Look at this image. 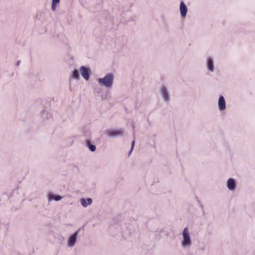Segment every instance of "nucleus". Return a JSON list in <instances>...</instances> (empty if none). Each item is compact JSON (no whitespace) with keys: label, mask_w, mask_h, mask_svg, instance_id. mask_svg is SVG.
<instances>
[{"label":"nucleus","mask_w":255,"mask_h":255,"mask_svg":"<svg viewBox=\"0 0 255 255\" xmlns=\"http://www.w3.org/2000/svg\"><path fill=\"white\" fill-rule=\"evenodd\" d=\"M114 76L112 73L106 74L103 78H99L98 79V83L101 86L106 88H111L114 83Z\"/></svg>","instance_id":"1"},{"label":"nucleus","mask_w":255,"mask_h":255,"mask_svg":"<svg viewBox=\"0 0 255 255\" xmlns=\"http://www.w3.org/2000/svg\"><path fill=\"white\" fill-rule=\"evenodd\" d=\"M182 237L183 239L181 242L182 247L184 248H189L191 246L192 241L187 227L185 228L183 231Z\"/></svg>","instance_id":"2"},{"label":"nucleus","mask_w":255,"mask_h":255,"mask_svg":"<svg viewBox=\"0 0 255 255\" xmlns=\"http://www.w3.org/2000/svg\"><path fill=\"white\" fill-rule=\"evenodd\" d=\"M80 230V228L78 230L69 236L67 239L68 247L70 248H73L75 246L77 241L78 236Z\"/></svg>","instance_id":"3"},{"label":"nucleus","mask_w":255,"mask_h":255,"mask_svg":"<svg viewBox=\"0 0 255 255\" xmlns=\"http://www.w3.org/2000/svg\"><path fill=\"white\" fill-rule=\"evenodd\" d=\"M159 93L164 102L168 103L170 101V93L167 87L162 85L159 89Z\"/></svg>","instance_id":"4"},{"label":"nucleus","mask_w":255,"mask_h":255,"mask_svg":"<svg viewBox=\"0 0 255 255\" xmlns=\"http://www.w3.org/2000/svg\"><path fill=\"white\" fill-rule=\"evenodd\" d=\"M124 131L123 129H107L106 133L111 137L122 136L124 134Z\"/></svg>","instance_id":"5"},{"label":"nucleus","mask_w":255,"mask_h":255,"mask_svg":"<svg viewBox=\"0 0 255 255\" xmlns=\"http://www.w3.org/2000/svg\"><path fill=\"white\" fill-rule=\"evenodd\" d=\"M80 71L82 76L86 80H88L90 77L91 70L84 66L80 67Z\"/></svg>","instance_id":"6"},{"label":"nucleus","mask_w":255,"mask_h":255,"mask_svg":"<svg viewBox=\"0 0 255 255\" xmlns=\"http://www.w3.org/2000/svg\"><path fill=\"white\" fill-rule=\"evenodd\" d=\"M227 187L231 191H234L237 188V182L233 178H230L227 181Z\"/></svg>","instance_id":"7"},{"label":"nucleus","mask_w":255,"mask_h":255,"mask_svg":"<svg viewBox=\"0 0 255 255\" xmlns=\"http://www.w3.org/2000/svg\"><path fill=\"white\" fill-rule=\"evenodd\" d=\"M206 67L207 70L210 72H213L215 70L214 60L211 57H208L206 60Z\"/></svg>","instance_id":"8"},{"label":"nucleus","mask_w":255,"mask_h":255,"mask_svg":"<svg viewBox=\"0 0 255 255\" xmlns=\"http://www.w3.org/2000/svg\"><path fill=\"white\" fill-rule=\"evenodd\" d=\"M218 105L220 111H222L226 108V103L224 97L223 95L220 96L218 101Z\"/></svg>","instance_id":"9"},{"label":"nucleus","mask_w":255,"mask_h":255,"mask_svg":"<svg viewBox=\"0 0 255 255\" xmlns=\"http://www.w3.org/2000/svg\"><path fill=\"white\" fill-rule=\"evenodd\" d=\"M187 7L183 1H181L179 5L180 15L182 17H185L187 13Z\"/></svg>","instance_id":"10"},{"label":"nucleus","mask_w":255,"mask_h":255,"mask_svg":"<svg viewBox=\"0 0 255 255\" xmlns=\"http://www.w3.org/2000/svg\"><path fill=\"white\" fill-rule=\"evenodd\" d=\"M47 198L49 201L54 200L55 201H59L62 199V197L59 195H56L52 192L48 193Z\"/></svg>","instance_id":"11"},{"label":"nucleus","mask_w":255,"mask_h":255,"mask_svg":"<svg viewBox=\"0 0 255 255\" xmlns=\"http://www.w3.org/2000/svg\"><path fill=\"white\" fill-rule=\"evenodd\" d=\"M80 202H81V204L82 206L83 207L86 208L88 206H89L91 204H92L93 200L91 198H82L80 199Z\"/></svg>","instance_id":"12"},{"label":"nucleus","mask_w":255,"mask_h":255,"mask_svg":"<svg viewBox=\"0 0 255 255\" xmlns=\"http://www.w3.org/2000/svg\"><path fill=\"white\" fill-rule=\"evenodd\" d=\"M86 146L88 148V149L92 152H94L96 149V147L95 145L92 144L91 142L90 138H88L85 139Z\"/></svg>","instance_id":"13"},{"label":"nucleus","mask_w":255,"mask_h":255,"mask_svg":"<svg viewBox=\"0 0 255 255\" xmlns=\"http://www.w3.org/2000/svg\"><path fill=\"white\" fill-rule=\"evenodd\" d=\"M82 135L85 137V139L91 138V132L89 128L85 127L81 131Z\"/></svg>","instance_id":"14"},{"label":"nucleus","mask_w":255,"mask_h":255,"mask_svg":"<svg viewBox=\"0 0 255 255\" xmlns=\"http://www.w3.org/2000/svg\"><path fill=\"white\" fill-rule=\"evenodd\" d=\"M70 77L73 79L79 80L80 78V74L79 71L77 69H74L72 71V73Z\"/></svg>","instance_id":"15"},{"label":"nucleus","mask_w":255,"mask_h":255,"mask_svg":"<svg viewBox=\"0 0 255 255\" xmlns=\"http://www.w3.org/2000/svg\"><path fill=\"white\" fill-rule=\"evenodd\" d=\"M134 140H132V142H131V148H130V151H129V153H128V156L130 155V154H131V152H132V150L134 147Z\"/></svg>","instance_id":"16"},{"label":"nucleus","mask_w":255,"mask_h":255,"mask_svg":"<svg viewBox=\"0 0 255 255\" xmlns=\"http://www.w3.org/2000/svg\"><path fill=\"white\" fill-rule=\"evenodd\" d=\"M57 4H56V3L52 2L51 9L52 11H55Z\"/></svg>","instance_id":"17"},{"label":"nucleus","mask_w":255,"mask_h":255,"mask_svg":"<svg viewBox=\"0 0 255 255\" xmlns=\"http://www.w3.org/2000/svg\"><path fill=\"white\" fill-rule=\"evenodd\" d=\"M52 2L58 4L60 2V0H52Z\"/></svg>","instance_id":"18"},{"label":"nucleus","mask_w":255,"mask_h":255,"mask_svg":"<svg viewBox=\"0 0 255 255\" xmlns=\"http://www.w3.org/2000/svg\"><path fill=\"white\" fill-rule=\"evenodd\" d=\"M43 115H45H45H46V116H47V117H47V118H48V114H47V113H43Z\"/></svg>","instance_id":"19"},{"label":"nucleus","mask_w":255,"mask_h":255,"mask_svg":"<svg viewBox=\"0 0 255 255\" xmlns=\"http://www.w3.org/2000/svg\"><path fill=\"white\" fill-rule=\"evenodd\" d=\"M19 62H20V61H18V62H17V65H19Z\"/></svg>","instance_id":"20"}]
</instances>
